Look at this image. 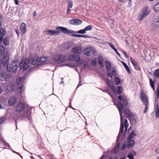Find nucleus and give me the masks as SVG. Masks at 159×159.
<instances>
[{
  "instance_id": "23",
  "label": "nucleus",
  "mask_w": 159,
  "mask_h": 159,
  "mask_svg": "<svg viewBox=\"0 0 159 159\" xmlns=\"http://www.w3.org/2000/svg\"><path fill=\"white\" fill-rule=\"evenodd\" d=\"M153 9L157 12H159V1L157 2L153 6Z\"/></svg>"
},
{
  "instance_id": "16",
  "label": "nucleus",
  "mask_w": 159,
  "mask_h": 159,
  "mask_svg": "<svg viewBox=\"0 0 159 159\" xmlns=\"http://www.w3.org/2000/svg\"><path fill=\"white\" fill-rule=\"evenodd\" d=\"M17 102V98L14 96H11L8 100V103L11 106H14Z\"/></svg>"
},
{
  "instance_id": "25",
  "label": "nucleus",
  "mask_w": 159,
  "mask_h": 159,
  "mask_svg": "<svg viewBox=\"0 0 159 159\" xmlns=\"http://www.w3.org/2000/svg\"><path fill=\"white\" fill-rule=\"evenodd\" d=\"M120 121L121 123L119 134H121L123 133L124 128V120H120Z\"/></svg>"
},
{
  "instance_id": "51",
  "label": "nucleus",
  "mask_w": 159,
  "mask_h": 159,
  "mask_svg": "<svg viewBox=\"0 0 159 159\" xmlns=\"http://www.w3.org/2000/svg\"><path fill=\"white\" fill-rule=\"evenodd\" d=\"M44 58H40L41 60H40V62H44L46 60V58L45 57H44Z\"/></svg>"
},
{
  "instance_id": "21",
  "label": "nucleus",
  "mask_w": 159,
  "mask_h": 159,
  "mask_svg": "<svg viewBox=\"0 0 159 159\" xmlns=\"http://www.w3.org/2000/svg\"><path fill=\"white\" fill-rule=\"evenodd\" d=\"M20 30L23 34H24L26 32V27L25 23L22 22L20 27Z\"/></svg>"
},
{
  "instance_id": "58",
  "label": "nucleus",
  "mask_w": 159,
  "mask_h": 159,
  "mask_svg": "<svg viewBox=\"0 0 159 159\" xmlns=\"http://www.w3.org/2000/svg\"><path fill=\"white\" fill-rule=\"evenodd\" d=\"M127 157L128 158H129V159H133V157L130 154H129L127 155Z\"/></svg>"
},
{
  "instance_id": "12",
  "label": "nucleus",
  "mask_w": 159,
  "mask_h": 159,
  "mask_svg": "<svg viewBox=\"0 0 159 159\" xmlns=\"http://www.w3.org/2000/svg\"><path fill=\"white\" fill-rule=\"evenodd\" d=\"M25 104L21 102H18L16 107V110L17 112L23 111L25 109Z\"/></svg>"
},
{
  "instance_id": "31",
  "label": "nucleus",
  "mask_w": 159,
  "mask_h": 159,
  "mask_svg": "<svg viewBox=\"0 0 159 159\" xmlns=\"http://www.w3.org/2000/svg\"><path fill=\"white\" fill-rule=\"evenodd\" d=\"M155 114L157 118L159 117V106L158 104L157 105L156 107Z\"/></svg>"
},
{
  "instance_id": "28",
  "label": "nucleus",
  "mask_w": 159,
  "mask_h": 159,
  "mask_svg": "<svg viewBox=\"0 0 159 159\" xmlns=\"http://www.w3.org/2000/svg\"><path fill=\"white\" fill-rule=\"evenodd\" d=\"M23 81V78L18 77L16 79V83L17 84L19 85Z\"/></svg>"
},
{
  "instance_id": "13",
  "label": "nucleus",
  "mask_w": 159,
  "mask_h": 159,
  "mask_svg": "<svg viewBox=\"0 0 159 159\" xmlns=\"http://www.w3.org/2000/svg\"><path fill=\"white\" fill-rule=\"evenodd\" d=\"M117 107L119 111L120 117V119H123L122 110L124 109V106L122 102H119L117 104Z\"/></svg>"
},
{
  "instance_id": "59",
  "label": "nucleus",
  "mask_w": 159,
  "mask_h": 159,
  "mask_svg": "<svg viewBox=\"0 0 159 159\" xmlns=\"http://www.w3.org/2000/svg\"><path fill=\"white\" fill-rule=\"evenodd\" d=\"M70 8H71L67 7L66 15L70 13L71 11Z\"/></svg>"
},
{
  "instance_id": "62",
  "label": "nucleus",
  "mask_w": 159,
  "mask_h": 159,
  "mask_svg": "<svg viewBox=\"0 0 159 159\" xmlns=\"http://www.w3.org/2000/svg\"><path fill=\"white\" fill-rule=\"evenodd\" d=\"M120 143H117L116 145V148L117 149V150L119 149V148L120 147Z\"/></svg>"
},
{
  "instance_id": "5",
  "label": "nucleus",
  "mask_w": 159,
  "mask_h": 159,
  "mask_svg": "<svg viewBox=\"0 0 159 159\" xmlns=\"http://www.w3.org/2000/svg\"><path fill=\"white\" fill-rule=\"evenodd\" d=\"M66 57L64 54L60 55L53 57V60L54 62L57 63H63L65 60Z\"/></svg>"
},
{
  "instance_id": "3",
  "label": "nucleus",
  "mask_w": 159,
  "mask_h": 159,
  "mask_svg": "<svg viewBox=\"0 0 159 159\" xmlns=\"http://www.w3.org/2000/svg\"><path fill=\"white\" fill-rule=\"evenodd\" d=\"M18 67V66H17L16 63H12L7 64V70L8 71L11 73H16Z\"/></svg>"
},
{
  "instance_id": "48",
  "label": "nucleus",
  "mask_w": 159,
  "mask_h": 159,
  "mask_svg": "<svg viewBox=\"0 0 159 159\" xmlns=\"http://www.w3.org/2000/svg\"><path fill=\"white\" fill-rule=\"evenodd\" d=\"M80 37H83L84 38H90L91 36L87 35H80Z\"/></svg>"
},
{
  "instance_id": "41",
  "label": "nucleus",
  "mask_w": 159,
  "mask_h": 159,
  "mask_svg": "<svg viewBox=\"0 0 159 159\" xmlns=\"http://www.w3.org/2000/svg\"><path fill=\"white\" fill-rule=\"evenodd\" d=\"M93 26L92 25H89L84 28L85 30L86 31L89 30H91L92 29Z\"/></svg>"
},
{
  "instance_id": "18",
  "label": "nucleus",
  "mask_w": 159,
  "mask_h": 159,
  "mask_svg": "<svg viewBox=\"0 0 159 159\" xmlns=\"http://www.w3.org/2000/svg\"><path fill=\"white\" fill-rule=\"evenodd\" d=\"M6 33V30L3 28H0V43L2 42L3 37Z\"/></svg>"
},
{
  "instance_id": "30",
  "label": "nucleus",
  "mask_w": 159,
  "mask_h": 159,
  "mask_svg": "<svg viewBox=\"0 0 159 159\" xmlns=\"http://www.w3.org/2000/svg\"><path fill=\"white\" fill-rule=\"evenodd\" d=\"M154 76L159 79V68L156 69L153 73Z\"/></svg>"
},
{
  "instance_id": "32",
  "label": "nucleus",
  "mask_w": 159,
  "mask_h": 159,
  "mask_svg": "<svg viewBox=\"0 0 159 159\" xmlns=\"http://www.w3.org/2000/svg\"><path fill=\"white\" fill-rule=\"evenodd\" d=\"M78 61H77L76 62L77 64L79 66L83 67L84 63V62L80 61L79 57H78Z\"/></svg>"
},
{
  "instance_id": "40",
  "label": "nucleus",
  "mask_w": 159,
  "mask_h": 159,
  "mask_svg": "<svg viewBox=\"0 0 159 159\" xmlns=\"http://www.w3.org/2000/svg\"><path fill=\"white\" fill-rule=\"evenodd\" d=\"M125 121V130H126L127 128L129 126L128 122L127 121V120H124Z\"/></svg>"
},
{
  "instance_id": "49",
  "label": "nucleus",
  "mask_w": 159,
  "mask_h": 159,
  "mask_svg": "<svg viewBox=\"0 0 159 159\" xmlns=\"http://www.w3.org/2000/svg\"><path fill=\"white\" fill-rule=\"evenodd\" d=\"M92 64L93 65L95 66L97 65V61L96 59H93L92 61Z\"/></svg>"
},
{
  "instance_id": "2",
  "label": "nucleus",
  "mask_w": 159,
  "mask_h": 159,
  "mask_svg": "<svg viewBox=\"0 0 159 159\" xmlns=\"http://www.w3.org/2000/svg\"><path fill=\"white\" fill-rule=\"evenodd\" d=\"M140 97L141 100L143 102V104L145 106V107L143 111V112L144 113H145L147 112L148 109V101L147 95L145 94V93L144 92H143V91H142L141 92Z\"/></svg>"
},
{
  "instance_id": "34",
  "label": "nucleus",
  "mask_w": 159,
  "mask_h": 159,
  "mask_svg": "<svg viewBox=\"0 0 159 159\" xmlns=\"http://www.w3.org/2000/svg\"><path fill=\"white\" fill-rule=\"evenodd\" d=\"M135 135V134L134 132H131L128 135V139H131L133 138Z\"/></svg>"
},
{
  "instance_id": "60",
  "label": "nucleus",
  "mask_w": 159,
  "mask_h": 159,
  "mask_svg": "<svg viewBox=\"0 0 159 159\" xmlns=\"http://www.w3.org/2000/svg\"><path fill=\"white\" fill-rule=\"evenodd\" d=\"M12 63H16V64H17V66H18V65H19V61L17 60H14V61H13V62Z\"/></svg>"
},
{
  "instance_id": "56",
  "label": "nucleus",
  "mask_w": 159,
  "mask_h": 159,
  "mask_svg": "<svg viewBox=\"0 0 159 159\" xmlns=\"http://www.w3.org/2000/svg\"><path fill=\"white\" fill-rule=\"evenodd\" d=\"M129 154L131 155L133 157L134 156L136 155V152L134 151H132L130 152Z\"/></svg>"
},
{
  "instance_id": "45",
  "label": "nucleus",
  "mask_w": 159,
  "mask_h": 159,
  "mask_svg": "<svg viewBox=\"0 0 159 159\" xmlns=\"http://www.w3.org/2000/svg\"><path fill=\"white\" fill-rule=\"evenodd\" d=\"M78 33L80 34H84L86 33V31L85 30L84 28L83 29L81 30L77 31Z\"/></svg>"
},
{
  "instance_id": "36",
  "label": "nucleus",
  "mask_w": 159,
  "mask_h": 159,
  "mask_svg": "<svg viewBox=\"0 0 159 159\" xmlns=\"http://www.w3.org/2000/svg\"><path fill=\"white\" fill-rule=\"evenodd\" d=\"M68 3L67 5V7L72 8L73 6V2L72 1L68 0Z\"/></svg>"
},
{
  "instance_id": "64",
  "label": "nucleus",
  "mask_w": 159,
  "mask_h": 159,
  "mask_svg": "<svg viewBox=\"0 0 159 159\" xmlns=\"http://www.w3.org/2000/svg\"><path fill=\"white\" fill-rule=\"evenodd\" d=\"M131 0H129V3L128 4V7H129L131 6Z\"/></svg>"
},
{
  "instance_id": "22",
  "label": "nucleus",
  "mask_w": 159,
  "mask_h": 159,
  "mask_svg": "<svg viewBox=\"0 0 159 159\" xmlns=\"http://www.w3.org/2000/svg\"><path fill=\"white\" fill-rule=\"evenodd\" d=\"M134 141L132 139H129L126 143V146L127 148L133 147L134 144Z\"/></svg>"
},
{
  "instance_id": "38",
  "label": "nucleus",
  "mask_w": 159,
  "mask_h": 159,
  "mask_svg": "<svg viewBox=\"0 0 159 159\" xmlns=\"http://www.w3.org/2000/svg\"><path fill=\"white\" fill-rule=\"evenodd\" d=\"M115 82L116 83V84L118 85L120 84V81L118 77H116L115 78Z\"/></svg>"
},
{
  "instance_id": "54",
  "label": "nucleus",
  "mask_w": 159,
  "mask_h": 159,
  "mask_svg": "<svg viewBox=\"0 0 159 159\" xmlns=\"http://www.w3.org/2000/svg\"><path fill=\"white\" fill-rule=\"evenodd\" d=\"M5 146H6L7 147H8L9 148H11L10 145H9V144L7 143L6 142V141H4V143H3Z\"/></svg>"
},
{
  "instance_id": "4",
  "label": "nucleus",
  "mask_w": 159,
  "mask_h": 159,
  "mask_svg": "<svg viewBox=\"0 0 159 159\" xmlns=\"http://www.w3.org/2000/svg\"><path fill=\"white\" fill-rule=\"evenodd\" d=\"M150 10L148 7H145L143 8L141 13L139 14L138 16V19L140 20H142L145 17L148 16L150 13Z\"/></svg>"
},
{
  "instance_id": "61",
  "label": "nucleus",
  "mask_w": 159,
  "mask_h": 159,
  "mask_svg": "<svg viewBox=\"0 0 159 159\" xmlns=\"http://www.w3.org/2000/svg\"><path fill=\"white\" fill-rule=\"evenodd\" d=\"M111 73L112 75L114 76H115L116 75V74L115 70L112 71L111 72Z\"/></svg>"
},
{
  "instance_id": "55",
  "label": "nucleus",
  "mask_w": 159,
  "mask_h": 159,
  "mask_svg": "<svg viewBox=\"0 0 159 159\" xmlns=\"http://www.w3.org/2000/svg\"><path fill=\"white\" fill-rule=\"evenodd\" d=\"M107 73L108 77H109L111 79H113V76L111 75V74L110 72H108L107 71Z\"/></svg>"
},
{
  "instance_id": "15",
  "label": "nucleus",
  "mask_w": 159,
  "mask_h": 159,
  "mask_svg": "<svg viewBox=\"0 0 159 159\" xmlns=\"http://www.w3.org/2000/svg\"><path fill=\"white\" fill-rule=\"evenodd\" d=\"M69 23L70 24L78 25L81 24L82 23V21L79 19H74L70 20Z\"/></svg>"
},
{
  "instance_id": "63",
  "label": "nucleus",
  "mask_w": 159,
  "mask_h": 159,
  "mask_svg": "<svg viewBox=\"0 0 159 159\" xmlns=\"http://www.w3.org/2000/svg\"><path fill=\"white\" fill-rule=\"evenodd\" d=\"M156 152L159 153V148H156L155 150Z\"/></svg>"
},
{
  "instance_id": "9",
  "label": "nucleus",
  "mask_w": 159,
  "mask_h": 159,
  "mask_svg": "<svg viewBox=\"0 0 159 159\" xmlns=\"http://www.w3.org/2000/svg\"><path fill=\"white\" fill-rule=\"evenodd\" d=\"M32 109V108L31 107H28L27 108V111H25L23 113V116L26 118H28V119H32L31 116V110Z\"/></svg>"
},
{
  "instance_id": "8",
  "label": "nucleus",
  "mask_w": 159,
  "mask_h": 159,
  "mask_svg": "<svg viewBox=\"0 0 159 159\" xmlns=\"http://www.w3.org/2000/svg\"><path fill=\"white\" fill-rule=\"evenodd\" d=\"M11 75L5 72H3L1 74H0V80L1 81H4V84L6 82L7 79L10 78Z\"/></svg>"
},
{
  "instance_id": "39",
  "label": "nucleus",
  "mask_w": 159,
  "mask_h": 159,
  "mask_svg": "<svg viewBox=\"0 0 159 159\" xmlns=\"http://www.w3.org/2000/svg\"><path fill=\"white\" fill-rule=\"evenodd\" d=\"M134 66L135 70H141V68L137 63L134 65Z\"/></svg>"
},
{
  "instance_id": "7",
  "label": "nucleus",
  "mask_w": 159,
  "mask_h": 159,
  "mask_svg": "<svg viewBox=\"0 0 159 159\" xmlns=\"http://www.w3.org/2000/svg\"><path fill=\"white\" fill-rule=\"evenodd\" d=\"M30 59L28 58L25 60L22 58L20 61V64H23V68L25 70H26L29 66L30 64Z\"/></svg>"
},
{
  "instance_id": "46",
  "label": "nucleus",
  "mask_w": 159,
  "mask_h": 159,
  "mask_svg": "<svg viewBox=\"0 0 159 159\" xmlns=\"http://www.w3.org/2000/svg\"><path fill=\"white\" fill-rule=\"evenodd\" d=\"M122 101H123V103L124 106H126L128 104L127 101L125 98H124L123 100Z\"/></svg>"
},
{
  "instance_id": "53",
  "label": "nucleus",
  "mask_w": 159,
  "mask_h": 159,
  "mask_svg": "<svg viewBox=\"0 0 159 159\" xmlns=\"http://www.w3.org/2000/svg\"><path fill=\"white\" fill-rule=\"evenodd\" d=\"M89 66V65H88V63L85 62V63H84V66H83V68H84L85 69V68H88Z\"/></svg>"
},
{
  "instance_id": "37",
  "label": "nucleus",
  "mask_w": 159,
  "mask_h": 159,
  "mask_svg": "<svg viewBox=\"0 0 159 159\" xmlns=\"http://www.w3.org/2000/svg\"><path fill=\"white\" fill-rule=\"evenodd\" d=\"M3 43L6 46L8 45L9 44V41L8 38L7 37H6L4 38Z\"/></svg>"
},
{
  "instance_id": "57",
  "label": "nucleus",
  "mask_w": 159,
  "mask_h": 159,
  "mask_svg": "<svg viewBox=\"0 0 159 159\" xmlns=\"http://www.w3.org/2000/svg\"><path fill=\"white\" fill-rule=\"evenodd\" d=\"M114 50L115 51V52H116V54L118 56H119V57H120V54L118 52V51H117V49L116 48H115Z\"/></svg>"
},
{
  "instance_id": "24",
  "label": "nucleus",
  "mask_w": 159,
  "mask_h": 159,
  "mask_svg": "<svg viewBox=\"0 0 159 159\" xmlns=\"http://www.w3.org/2000/svg\"><path fill=\"white\" fill-rule=\"evenodd\" d=\"M106 66L105 68L108 71L110 69L111 65L110 62L108 61H105Z\"/></svg>"
},
{
  "instance_id": "33",
  "label": "nucleus",
  "mask_w": 159,
  "mask_h": 159,
  "mask_svg": "<svg viewBox=\"0 0 159 159\" xmlns=\"http://www.w3.org/2000/svg\"><path fill=\"white\" fill-rule=\"evenodd\" d=\"M122 88L120 86H118L116 88V91L118 94H120L122 93Z\"/></svg>"
},
{
  "instance_id": "11",
  "label": "nucleus",
  "mask_w": 159,
  "mask_h": 159,
  "mask_svg": "<svg viewBox=\"0 0 159 159\" xmlns=\"http://www.w3.org/2000/svg\"><path fill=\"white\" fill-rule=\"evenodd\" d=\"M9 59L10 58L6 54H4L3 58L0 60L1 65L2 64L4 66L6 67L7 64H8V62Z\"/></svg>"
},
{
  "instance_id": "27",
  "label": "nucleus",
  "mask_w": 159,
  "mask_h": 159,
  "mask_svg": "<svg viewBox=\"0 0 159 159\" xmlns=\"http://www.w3.org/2000/svg\"><path fill=\"white\" fill-rule=\"evenodd\" d=\"M155 82V80L153 81L152 79L151 78L149 79V84L152 88L153 90H155V87L154 85V83Z\"/></svg>"
},
{
  "instance_id": "26",
  "label": "nucleus",
  "mask_w": 159,
  "mask_h": 159,
  "mask_svg": "<svg viewBox=\"0 0 159 159\" xmlns=\"http://www.w3.org/2000/svg\"><path fill=\"white\" fill-rule=\"evenodd\" d=\"M121 63H122V65L125 68L126 70V71H127V72L129 74H130L131 71H130L129 69V68L128 66L126 64V63L123 61H121Z\"/></svg>"
},
{
  "instance_id": "17",
  "label": "nucleus",
  "mask_w": 159,
  "mask_h": 159,
  "mask_svg": "<svg viewBox=\"0 0 159 159\" xmlns=\"http://www.w3.org/2000/svg\"><path fill=\"white\" fill-rule=\"evenodd\" d=\"M72 51L73 53L76 54H80L82 52L81 47L80 46L74 47L72 48Z\"/></svg>"
},
{
  "instance_id": "14",
  "label": "nucleus",
  "mask_w": 159,
  "mask_h": 159,
  "mask_svg": "<svg viewBox=\"0 0 159 159\" xmlns=\"http://www.w3.org/2000/svg\"><path fill=\"white\" fill-rule=\"evenodd\" d=\"M45 34L47 35H57L60 33V32L54 30H48L45 31Z\"/></svg>"
},
{
  "instance_id": "6",
  "label": "nucleus",
  "mask_w": 159,
  "mask_h": 159,
  "mask_svg": "<svg viewBox=\"0 0 159 159\" xmlns=\"http://www.w3.org/2000/svg\"><path fill=\"white\" fill-rule=\"evenodd\" d=\"M95 49L93 47H89L85 48L83 51L84 53L87 56H91L95 52Z\"/></svg>"
},
{
  "instance_id": "19",
  "label": "nucleus",
  "mask_w": 159,
  "mask_h": 159,
  "mask_svg": "<svg viewBox=\"0 0 159 159\" xmlns=\"http://www.w3.org/2000/svg\"><path fill=\"white\" fill-rule=\"evenodd\" d=\"M40 58L37 55H34L31 61V63L33 65L36 64L37 62H40Z\"/></svg>"
},
{
  "instance_id": "29",
  "label": "nucleus",
  "mask_w": 159,
  "mask_h": 159,
  "mask_svg": "<svg viewBox=\"0 0 159 159\" xmlns=\"http://www.w3.org/2000/svg\"><path fill=\"white\" fill-rule=\"evenodd\" d=\"M153 24L156 27H159V17L154 20Z\"/></svg>"
},
{
  "instance_id": "20",
  "label": "nucleus",
  "mask_w": 159,
  "mask_h": 159,
  "mask_svg": "<svg viewBox=\"0 0 159 159\" xmlns=\"http://www.w3.org/2000/svg\"><path fill=\"white\" fill-rule=\"evenodd\" d=\"M79 57L76 55H71L69 56L68 59L70 61H78V57Z\"/></svg>"
},
{
  "instance_id": "1",
  "label": "nucleus",
  "mask_w": 159,
  "mask_h": 159,
  "mask_svg": "<svg viewBox=\"0 0 159 159\" xmlns=\"http://www.w3.org/2000/svg\"><path fill=\"white\" fill-rule=\"evenodd\" d=\"M56 29L58 31H61L65 34H71V36H72L80 37V34H75L76 32L68 30L66 27L58 26L56 28Z\"/></svg>"
},
{
  "instance_id": "50",
  "label": "nucleus",
  "mask_w": 159,
  "mask_h": 159,
  "mask_svg": "<svg viewBox=\"0 0 159 159\" xmlns=\"http://www.w3.org/2000/svg\"><path fill=\"white\" fill-rule=\"evenodd\" d=\"M122 95H120L118 96V99L120 101H122L123 100L124 98Z\"/></svg>"
},
{
  "instance_id": "44",
  "label": "nucleus",
  "mask_w": 159,
  "mask_h": 159,
  "mask_svg": "<svg viewBox=\"0 0 159 159\" xmlns=\"http://www.w3.org/2000/svg\"><path fill=\"white\" fill-rule=\"evenodd\" d=\"M130 61L132 63L133 66L135 64H136L137 63L134 60H133L132 57H130Z\"/></svg>"
},
{
  "instance_id": "47",
  "label": "nucleus",
  "mask_w": 159,
  "mask_h": 159,
  "mask_svg": "<svg viewBox=\"0 0 159 159\" xmlns=\"http://www.w3.org/2000/svg\"><path fill=\"white\" fill-rule=\"evenodd\" d=\"M109 86L113 91H115V88L113 85L109 84Z\"/></svg>"
},
{
  "instance_id": "42",
  "label": "nucleus",
  "mask_w": 159,
  "mask_h": 159,
  "mask_svg": "<svg viewBox=\"0 0 159 159\" xmlns=\"http://www.w3.org/2000/svg\"><path fill=\"white\" fill-rule=\"evenodd\" d=\"M23 85L22 84H21L19 86L18 88L19 89H20V93H21L22 92H23L24 91V89H23Z\"/></svg>"
},
{
  "instance_id": "10",
  "label": "nucleus",
  "mask_w": 159,
  "mask_h": 159,
  "mask_svg": "<svg viewBox=\"0 0 159 159\" xmlns=\"http://www.w3.org/2000/svg\"><path fill=\"white\" fill-rule=\"evenodd\" d=\"M123 113L125 118L129 119H132L133 118L134 115L129 110L126 108L125 109L124 112Z\"/></svg>"
},
{
  "instance_id": "35",
  "label": "nucleus",
  "mask_w": 159,
  "mask_h": 159,
  "mask_svg": "<svg viewBox=\"0 0 159 159\" xmlns=\"http://www.w3.org/2000/svg\"><path fill=\"white\" fill-rule=\"evenodd\" d=\"M156 98L157 99H159V84L157 86L156 89Z\"/></svg>"
},
{
  "instance_id": "52",
  "label": "nucleus",
  "mask_w": 159,
  "mask_h": 159,
  "mask_svg": "<svg viewBox=\"0 0 159 159\" xmlns=\"http://www.w3.org/2000/svg\"><path fill=\"white\" fill-rule=\"evenodd\" d=\"M108 45L113 50L116 48L114 45L111 43H109L108 44Z\"/></svg>"
},
{
  "instance_id": "43",
  "label": "nucleus",
  "mask_w": 159,
  "mask_h": 159,
  "mask_svg": "<svg viewBox=\"0 0 159 159\" xmlns=\"http://www.w3.org/2000/svg\"><path fill=\"white\" fill-rule=\"evenodd\" d=\"M103 59H100L98 61V63L100 65H101V66H103Z\"/></svg>"
}]
</instances>
